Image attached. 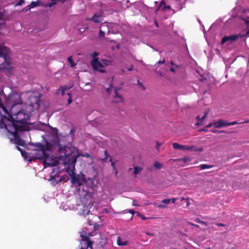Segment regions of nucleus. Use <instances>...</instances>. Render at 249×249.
<instances>
[{"mask_svg": "<svg viewBox=\"0 0 249 249\" xmlns=\"http://www.w3.org/2000/svg\"><path fill=\"white\" fill-rule=\"evenodd\" d=\"M9 53V49L0 44V70L5 69L11 72L12 66L8 60ZM5 103L6 107L0 104V128L8 132L10 141L16 144L24 156L22 149L18 146L24 147L26 143L18 132L26 130L24 124L30 123V117L34 110L33 104H22L21 95L18 93L10 94Z\"/></svg>", "mask_w": 249, "mask_h": 249, "instance_id": "nucleus-1", "label": "nucleus"}, {"mask_svg": "<svg viewBox=\"0 0 249 249\" xmlns=\"http://www.w3.org/2000/svg\"><path fill=\"white\" fill-rule=\"evenodd\" d=\"M52 133V139H50V143L47 145L49 152L43 160L45 167L55 166L59 164H63L67 168V172L71 176L72 187H75L79 192L85 194L87 183H91V180L86 179L83 174H76L74 172L75 164L78 157L75 153L76 149L73 147L62 146L59 144V140L57 135V130L48 125Z\"/></svg>", "mask_w": 249, "mask_h": 249, "instance_id": "nucleus-2", "label": "nucleus"}, {"mask_svg": "<svg viewBox=\"0 0 249 249\" xmlns=\"http://www.w3.org/2000/svg\"><path fill=\"white\" fill-rule=\"evenodd\" d=\"M90 179L91 180V183H87L88 185H86V190L85 191L84 193L85 194H83L82 193L79 192L77 190H76L75 187H72L75 189V193L77 194L80 196L81 200L82 202V205H78V207L76 208V210H80L79 212L81 215H83L84 216H86L88 215L89 213L91 212V209H93L94 208H92L93 204L91 203V200L90 199L89 200V198L90 197V195L89 194V187H91L93 181V180L91 178Z\"/></svg>", "mask_w": 249, "mask_h": 249, "instance_id": "nucleus-3", "label": "nucleus"}, {"mask_svg": "<svg viewBox=\"0 0 249 249\" xmlns=\"http://www.w3.org/2000/svg\"><path fill=\"white\" fill-rule=\"evenodd\" d=\"M91 55L93 59L91 61L90 64L94 70L104 73L106 71V67L111 64L112 62L109 59H103L99 61L98 59L96 58L98 56L99 53L96 52H94Z\"/></svg>", "mask_w": 249, "mask_h": 249, "instance_id": "nucleus-4", "label": "nucleus"}, {"mask_svg": "<svg viewBox=\"0 0 249 249\" xmlns=\"http://www.w3.org/2000/svg\"><path fill=\"white\" fill-rule=\"evenodd\" d=\"M243 20L246 24L248 29L246 34L224 36L221 40V44H224L225 43H227V44H231L238 38H242L245 36H249V17L243 18Z\"/></svg>", "mask_w": 249, "mask_h": 249, "instance_id": "nucleus-5", "label": "nucleus"}, {"mask_svg": "<svg viewBox=\"0 0 249 249\" xmlns=\"http://www.w3.org/2000/svg\"><path fill=\"white\" fill-rule=\"evenodd\" d=\"M50 139H52V132L51 135L49 136V141L47 142L46 143V146H43L41 144H38L39 149L35 150L34 153V156L30 158V159L29 160V161H32V160H34L35 159H42L43 160L44 159V158L45 157V156H46L47 153L49 152L47 149V145L48 143H50Z\"/></svg>", "mask_w": 249, "mask_h": 249, "instance_id": "nucleus-6", "label": "nucleus"}, {"mask_svg": "<svg viewBox=\"0 0 249 249\" xmlns=\"http://www.w3.org/2000/svg\"><path fill=\"white\" fill-rule=\"evenodd\" d=\"M173 147L175 149L183 151H202L203 150V148H197L193 145H182L177 142L173 143Z\"/></svg>", "mask_w": 249, "mask_h": 249, "instance_id": "nucleus-7", "label": "nucleus"}, {"mask_svg": "<svg viewBox=\"0 0 249 249\" xmlns=\"http://www.w3.org/2000/svg\"><path fill=\"white\" fill-rule=\"evenodd\" d=\"M105 88L106 89L107 92V93H110L111 91L113 89H114V94H115L114 102H115L116 103H119V102H121L122 101V100H123L122 97L121 95L118 94L116 89H114L113 87H112L111 85H110V87L108 88L105 87Z\"/></svg>", "mask_w": 249, "mask_h": 249, "instance_id": "nucleus-8", "label": "nucleus"}, {"mask_svg": "<svg viewBox=\"0 0 249 249\" xmlns=\"http://www.w3.org/2000/svg\"><path fill=\"white\" fill-rule=\"evenodd\" d=\"M216 28V24H213L209 28L208 34L210 35V39L211 41H214L215 40V37L216 33L215 31V29Z\"/></svg>", "mask_w": 249, "mask_h": 249, "instance_id": "nucleus-9", "label": "nucleus"}, {"mask_svg": "<svg viewBox=\"0 0 249 249\" xmlns=\"http://www.w3.org/2000/svg\"><path fill=\"white\" fill-rule=\"evenodd\" d=\"M81 249H91L92 247L91 242L89 240V239L88 240H81Z\"/></svg>", "mask_w": 249, "mask_h": 249, "instance_id": "nucleus-10", "label": "nucleus"}, {"mask_svg": "<svg viewBox=\"0 0 249 249\" xmlns=\"http://www.w3.org/2000/svg\"><path fill=\"white\" fill-rule=\"evenodd\" d=\"M209 112V111L205 110L204 112V114L201 117L200 115L198 116L197 117V122L196 124V125H201L203 124V122L204 121V119L206 118L208 113Z\"/></svg>", "mask_w": 249, "mask_h": 249, "instance_id": "nucleus-11", "label": "nucleus"}, {"mask_svg": "<svg viewBox=\"0 0 249 249\" xmlns=\"http://www.w3.org/2000/svg\"><path fill=\"white\" fill-rule=\"evenodd\" d=\"M112 25V24L111 23H102L101 25L100 29H102L103 31L105 32L107 31V33H110L111 32V31L109 28H111Z\"/></svg>", "mask_w": 249, "mask_h": 249, "instance_id": "nucleus-12", "label": "nucleus"}, {"mask_svg": "<svg viewBox=\"0 0 249 249\" xmlns=\"http://www.w3.org/2000/svg\"><path fill=\"white\" fill-rule=\"evenodd\" d=\"M60 208L64 210L65 211L68 210H73L75 209L74 207L72 206H70L69 204V202H67L66 203L63 202L61 204Z\"/></svg>", "mask_w": 249, "mask_h": 249, "instance_id": "nucleus-13", "label": "nucleus"}, {"mask_svg": "<svg viewBox=\"0 0 249 249\" xmlns=\"http://www.w3.org/2000/svg\"><path fill=\"white\" fill-rule=\"evenodd\" d=\"M65 0H49L46 6L52 7L53 6L55 5L59 1L64 2Z\"/></svg>", "mask_w": 249, "mask_h": 249, "instance_id": "nucleus-14", "label": "nucleus"}, {"mask_svg": "<svg viewBox=\"0 0 249 249\" xmlns=\"http://www.w3.org/2000/svg\"><path fill=\"white\" fill-rule=\"evenodd\" d=\"M89 20H91L95 23H100L102 21L101 16H97L95 14L91 18H88Z\"/></svg>", "mask_w": 249, "mask_h": 249, "instance_id": "nucleus-15", "label": "nucleus"}, {"mask_svg": "<svg viewBox=\"0 0 249 249\" xmlns=\"http://www.w3.org/2000/svg\"><path fill=\"white\" fill-rule=\"evenodd\" d=\"M173 1H174L175 3H177L178 6H177V8L178 10H181L183 8L182 4L184 3L186 0H172Z\"/></svg>", "mask_w": 249, "mask_h": 249, "instance_id": "nucleus-16", "label": "nucleus"}, {"mask_svg": "<svg viewBox=\"0 0 249 249\" xmlns=\"http://www.w3.org/2000/svg\"><path fill=\"white\" fill-rule=\"evenodd\" d=\"M117 242L118 245L121 246H126L128 244L127 241H123L121 237H118L117 239Z\"/></svg>", "mask_w": 249, "mask_h": 249, "instance_id": "nucleus-17", "label": "nucleus"}, {"mask_svg": "<svg viewBox=\"0 0 249 249\" xmlns=\"http://www.w3.org/2000/svg\"><path fill=\"white\" fill-rule=\"evenodd\" d=\"M89 233H87L84 231L80 232L81 240L89 239Z\"/></svg>", "mask_w": 249, "mask_h": 249, "instance_id": "nucleus-18", "label": "nucleus"}, {"mask_svg": "<svg viewBox=\"0 0 249 249\" xmlns=\"http://www.w3.org/2000/svg\"><path fill=\"white\" fill-rule=\"evenodd\" d=\"M69 89L68 87H61L57 91V93H61V95H64L65 93V91Z\"/></svg>", "mask_w": 249, "mask_h": 249, "instance_id": "nucleus-19", "label": "nucleus"}, {"mask_svg": "<svg viewBox=\"0 0 249 249\" xmlns=\"http://www.w3.org/2000/svg\"><path fill=\"white\" fill-rule=\"evenodd\" d=\"M178 160L184 163H188L192 160V158L190 157H185L183 158L179 159Z\"/></svg>", "mask_w": 249, "mask_h": 249, "instance_id": "nucleus-20", "label": "nucleus"}, {"mask_svg": "<svg viewBox=\"0 0 249 249\" xmlns=\"http://www.w3.org/2000/svg\"><path fill=\"white\" fill-rule=\"evenodd\" d=\"M229 126V123L226 122L223 120H219V127Z\"/></svg>", "mask_w": 249, "mask_h": 249, "instance_id": "nucleus-21", "label": "nucleus"}, {"mask_svg": "<svg viewBox=\"0 0 249 249\" xmlns=\"http://www.w3.org/2000/svg\"><path fill=\"white\" fill-rule=\"evenodd\" d=\"M40 2L39 1H32L31 3L29 5V9H31L36 6H39L40 5Z\"/></svg>", "mask_w": 249, "mask_h": 249, "instance_id": "nucleus-22", "label": "nucleus"}, {"mask_svg": "<svg viewBox=\"0 0 249 249\" xmlns=\"http://www.w3.org/2000/svg\"><path fill=\"white\" fill-rule=\"evenodd\" d=\"M213 166L212 165H207V164H201L199 166V167L200 168V169L201 170H204V169H209V168H211L212 167H213Z\"/></svg>", "mask_w": 249, "mask_h": 249, "instance_id": "nucleus-23", "label": "nucleus"}, {"mask_svg": "<svg viewBox=\"0 0 249 249\" xmlns=\"http://www.w3.org/2000/svg\"><path fill=\"white\" fill-rule=\"evenodd\" d=\"M181 201H182V204H185L186 207L189 206L190 203L188 199L185 198L184 197H182L181 199Z\"/></svg>", "mask_w": 249, "mask_h": 249, "instance_id": "nucleus-24", "label": "nucleus"}, {"mask_svg": "<svg viewBox=\"0 0 249 249\" xmlns=\"http://www.w3.org/2000/svg\"><path fill=\"white\" fill-rule=\"evenodd\" d=\"M142 171V168L141 167L136 166L134 167V170L133 171V174L134 175H137L139 174Z\"/></svg>", "mask_w": 249, "mask_h": 249, "instance_id": "nucleus-25", "label": "nucleus"}, {"mask_svg": "<svg viewBox=\"0 0 249 249\" xmlns=\"http://www.w3.org/2000/svg\"><path fill=\"white\" fill-rule=\"evenodd\" d=\"M68 61L71 67H73L75 65V64L72 61L71 57H69L68 58Z\"/></svg>", "mask_w": 249, "mask_h": 249, "instance_id": "nucleus-26", "label": "nucleus"}, {"mask_svg": "<svg viewBox=\"0 0 249 249\" xmlns=\"http://www.w3.org/2000/svg\"><path fill=\"white\" fill-rule=\"evenodd\" d=\"M154 166L157 168V169H160L161 166H162V165L161 163H159V162L158 161H155V163H154Z\"/></svg>", "mask_w": 249, "mask_h": 249, "instance_id": "nucleus-27", "label": "nucleus"}, {"mask_svg": "<svg viewBox=\"0 0 249 249\" xmlns=\"http://www.w3.org/2000/svg\"><path fill=\"white\" fill-rule=\"evenodd\" d=\"M154 205L158 208H165L166 207L164 204H162L155 203Z\"/></svg>", "mask_w": 249, "mask_h": 249, "instance_id": "nucleus-28", "label": "nucleus"}, {"mask_svg": "<svg viewBox=\"0 0 249 249\" xmlns=\"http://www.w3.org/2000/svg\"><path fill=\"white\" fill-rule=\"evenodd\" d=\"M105 32L103 31L102 29H100V32H99V36L100 37H103L105 36Z\"/></svg>", "mask_w": 249, "mask_h": 249, "instance_id": "nucleus-29", "label": "nucleus"}, {"mask_svg": "<svg viewBox=\"0 0 249 249\" xmlns=\"http://www.w3.org/2000/svg\"><path fill=\"white\" fill-rule=\"evenodd\" d=\"M242 123H244L243 122L239 123V122H238L237 121H233V122H231V123H229V125H235V124H242Z\"/></svg>", "mask_w": 249, "mask_h": 249, "instance_id": "nucleus-30", "label": "nucleus"}, {"mask_svg": "<svg viewBox=\"0 0 249 249\" xmlns=\"http://www.w3.org/2000/svg\"><path fill=\"white\" fill-rule=\"evenodd\" d=\"M170 202V199H163L162 200V203H164V204H168Z\"/></svg>", "mask_w": 249, "mask_h": 249, "instance_id": "nucleus-31", "label": "nucleus"}, {"mask_svg": "<svg viewBox=\"0 0 249 249\" xmlns=\"http://www.w3.org/2000/svg\"><path fill=\"white\" fill-rule=\"evenodd\" d=\"M67 94L70 96V98L68 100V105H70L72 102V100L70 96V94L69 93H67Z\"/></svg>", "mask_w": 249, "mask_h": 249, "instance_id": "nucleus-32", "label": "nucleus"}, {"mask_svg": "<svg viewBox=\"0 0 249 249\" xmlns=\"http://www.w3.org/2000/svg\"><path fill=\"white\" fill-rule=\"evenodd\" d=\"M137 81H138V85L140 86V88H141L142 90H144V89H145V88H144V87L143 86L142 84L141 83H140V82H139V80H138Z\"/></svg>", "mask_w": 249, "mask_h": 249, "instance_id": "nucleus-33", "label": "nucleus"}, {"mask_svg": "<svg viewBox=\"0 0 249 249\" xmlns=\"http://www.w3.org/2000/svg\"><path fill=\"white\" fill-rule=\"evenodd\" d=\"M213 125H214V127L215 128V129L214 130H212V131L213 132H216L217 130L216 129L218 127V124L217 123H214Z\"/></svg>", "mask_w": 249, "mask_h": 249, "instance_id": "nucleus-34", "label": "nucleus"}, {"mask_svg": "<svg viewBox=\"0 0 249 249\" xmlns=\"http://www.w3.org/2000/svg\"><path fill=\"white\" fill-rule=\"evenodd\" d=\"M138 215L140 216L142 220H145L146 219V218L143 215H142L141 213H138Z\"/></svg>", "mask_w": 249, "mask_h": 249, "instance_id": "nucleus-35", "label": "nucleus"}, {"mask_svg": "<svg viewBox=\"0 0 249 249\" xmlns=\"http://www.w3.org/2000/svg\"><path fill=\"white\" fill-rule=\"evenodd\" d=\"M196 221L198 223H201L202 224H205V222L202 221H201V220H199L198 219H196Z\"/></svg>", "mask_w": 249, "mask_h": 249, "instance_id": "nucleus-36", "label": "nucleus"}, {"mask_svg": "<svg viewBox=\"0 0 249 249\" xmlns=\"http://www.w3.org/2000/svg\"><path fill=\"white\" fill-rule=\"evenodd\" d=\"M170 199V201H172V202L173 203H175L177 200V198H173L172 199Z\"/></svg>", "mask_w": 249, "mask_h": 249, "instance_id": "nucleus-37", "label": "nucleus"}, {"mask_svg": "<svg viewBox=\"0 0 249 249\" xmlns=\"http://www.w3.org/2000/svg\"><path fill=\"white\" fill-rule=\"evenodd\" d=\"M105 155L106 156V157H105V158L103 159V161H105V160H106L107 159V151H105Z\"/></svg>", "mask_w": 249, "mask_h": 249, "instance_id": "nucleus-38", "label": "nucleus"}, {"mask_svg": "<svg viewBox=\"0 0 249 249\" xmlns=\"http://www.w3.org/2000/svg\"><path fill=\"white\" fill-rule=\"evenodd\" d=\"M23 2V0H20L19 1V2L17 3V5H20L22 4V3Z\"/></svg>", "mask_w": 249, "mask_h": 249, "instance_id": "nucleus-39", "label": "nucleus"}, {"mask_svg": "<svg viewBox=\"0 0 249 249\" xmlns=\"http://www.w3.org/2000/svg\"><path fill=\"white\" fill-rule=\"evenodd\" d=\"M188 224H189V225H192V226H195V227H198V225H196V224H193V223H191V222H189V223H188Z\"/></svg>", "mask_w": 249, "mask_h": 249, "instance_id": "nucleus-40", "label": "nucleus"}, {"mask_svg": "<svg viewBox=\"0 0 249 249\" xmlns=\"http://www.w3.org/2000/svg\"><path fill=\"white\" fill-rule=\"evenodd\" d=\"M164 63V60H163L162 61H159L158 62V64H163Z\"/></svg>", "mask_w": 249, "mask_h": 249, "instance_id": "nucleus-41", "label": "nucleus"}, {"mask_svg": "<svg viewBox=\"0 0 249 249\" xmlns=\"http://www.w3.org/2000/svg\"><path fill=\"white\" fill-rule=\"evenodd\" d=\"M212 125H213V124H211V123H210V124H209L208 125H206V126L207 128H209V127H210L211 126H212Z\"/></svg>", "mask_w": 249, "mask_h": 249, "instance_id": "nucleus-42", "label": "nucleus"}, {"mask_svg": "<svg viewBox=\"0 0 249 249\" xmlns=\"http://www.w3.org/2000/svg\"><path fill=\"white\" fill-rule=\"evenodd\" d=\"M132 204L133 206H138V205L135 201H133Z\"/></svg>", "mask_w": 249, "mask_h": 249, "instance_id": "nucleus-43", "label": "nucleus"}, {"mask_svg": "<svg viewBox=\"0 0 249 249\" xmlns=\"http://www.w3.org/2000/svg\"><path fill=\"white\" fill-rule=\"evenodd\" d=\"M170 71H171L175 72V69L174 68H171L170 69Z\"/></svg>", "mask_w": 249, "mask_h": 249, "instance_id": "nucleus-44", "label": "nucleus"}, {"mask_svg": "<svg viewBox=\"0 0 249 249\" xmlns=\"http://www.w3.org/2000/svg\"><path fill=\"white\" fill-rule=\"evenodd\" d=\"M132 70V66H131L130 68L127 69V70L129 71H131Z\"/></svg>", "mask_w": 249, "mask_h": 249, "instance_id": "nucleus-45", "label": "nucleus"}, {"mask_svg": "<svg viewBox=\"0 0 249 249\" xmlns=\"http://www.w3.org/2000/svg\"><path fill=\"white\" fill-rule=\"evenodd\" d=\"M160 146V144L159 142H157V149H158V148H159V147Z\"/></svg>", "mask_w": 249, "mask_h": 249, "instance_id": "nucleus-46", "label": "nucleus"}, {"mask_svg": "<svg viewBox=\"0 0 249 249\" xmlns=\"http://www.w3.org/2000/svg\"><path fill=\"white\" fill-rule=\"evenodd\" d=\"M111 166H112V167L113 168H115V163L114 162H112L111 163Z\"/></svg>", "mask_w": 249, "mask_h": 249, "instance_id": "nucleus-47", "label": "nucleus"}, {"mask_svg": "<svg viewBox=\"0 0 249 249\" xmlns=\"http://www.w3.org/2000/svg\"><path fill=\"white\" fill-rule=\"evenodd\" d=\"M244 123H249V120H246L243 122Z\"/></svg>", "mask_w": 249, "mask_h": 249, "instance_id": "nucleus-48", "label": "nucleus"}, {"mask_svg": "<svg viewBox=\"0 0 249 249\" xmlns=\"http://www.w3.org/2000/svg\"><path fill=\"white\" fill-rule=\"evenodd\" d=\"M170 6L169 5L165 6V8L166 9H170Z\"/></svg>", "mask_w": 249, "mask_h": 249, "instance_id": "nucleus-49", "label": "nucleus"}, {"mask_svg": "<svg viewBox=\"0 0 249 249\" xmlns=\"http://www.w3.org/2000/svg\"><path fill=\"white\" fill-rule=\"evenodd\" d=\"M205 80V78H202L201 79H200V80L202 82H204Z\"/></svg>", "mask_w": 249, "mask_h": 249, "instance_id": "nucleus-50", "label": "nucleus"}, {"mask_svg": "<svg viewBox=\"0 0 249 249\" xmlns=\"http://www.w3.org/2000/svg\"><path fill=\"white\" fill-rule=\"evenodd\" d=\"M218 226H224V225L222 224H221V223H219Z\"/></svg>", "mask_w": 249, "mask_h": 249, "instance_id": "nucleus-51", "label": "nucleus"}, {"mask_svg": "<svg viewBox=\"0 0 249 249\" xmlns=\"http://www.w3.org/2000/svg\"><path fill=\"white\" fill-rule=\"evenodd\" d=\"M201 131H208L207 129H203L202 130H201Z\"/></svg>", "mask_w": 249, "mask_h": 249, "instance_id": "nucleus-52", "label": "nucleus"}, {"mask_svg": "<svg viewBox=\"0 0 249 249\" xmlns=\"http://www.w3.org/2000/svg\"><path fill=\"white\" fill-rule=\"evenodd\" d=\"M147 235H152L151 234L149 233H146Z\"/></svg>", "mask_w": 249, "mask_h": 249, "instance_id": "nucleus-53", "label": "nucleus"}, {"mask_svg": "<svg viewBox=\"0 0 249 249\" xmlns=\"http://www.w3.org/2000/svg\"><path fill=\"white\" fill-rule=\"evenodd\" d=\"M130 213H133V212L132 210H130Z\"/></svg>", "mask_w": 249, "mask_h": 249, "instance_id": "nucleus-54", "label": "nucleus"}, {"mask_svg": "<svg viewBox=\"0 0 249 249\" xmlns=\"http://www.w3.org/2000/svg\"><path fill=\"white\" fill-rule=\"evenodd\" d=\"M53 172L51 173V177H53Z\"/></svg>", "mask_w": 249, "mask_h": 249, "instance_id": "nucleus-55", "label": "nucleus"}, {"mask_svg": "<svg viewBox=\"0 0 249 249\" xmlns=\"http://www.w3.org/2000/svg\"><path fill=\"white\" fill-rule=\"evenodd\" d=\"M204 36H206V34H205V32H204Z\"/></svg>", "mask_w": 249, "mask_h": 249, "instance_id": "nucleus-56", "label": "nucleus"}, {"mask_svg": "<svg viewBox=\"0 0 249 249\" xmlns=\"http://www.w3.org/2000/svg\"><path fill=\"white\" fill-rule=\"evenodd\" d=\"M115 174H116V175L117 174V171H116Z\"/></svg>", "mask_w": 249, "mask_h": 249, "instance_id": "nucleus-57", "label": "nucleus"}, {"mask_svg": "<svg viewBox=\"0 0 249 249\" xmlns=\"http://www.w3.org/2000/svg\"><path fill=\"white\" fill-rule=\"evenodd\" d=\"M171 64H172V65H173V62H171Z\"/></svg>", "mask_w": 249, "mask_h": 249, "instance_id": "nucleus-58", "label": "nucleus"}]
</instances>
